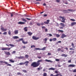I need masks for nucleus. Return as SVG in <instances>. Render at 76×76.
<instances>
[{"label":"nucleus","mask_w":76,"mask_h":76,"mask_svg":"<svg viewBox=\"0 0 76 76\" xmlns=\"http://www.w3.org/2000/svg\"><path fill=\"white\" fill-rule=\"evenodd\" d=\"M43 61V60L42 59H40L38 60L37 61V63L35 62H33L31 64V66H33L34 68L37 67L39 66L40 65V63H39L42 62Z\"/></svg>","instance_id":"1"},{"label":"nucleus","mask_w":76,"mask_h":76,"mask_svg":"<svg viewBox=\"0 0 76 76\" xmlns=\"http://www.w3.org/2000/svg\"><path fill=\"white\" fill-rule=\"evenodd\" d=\"M18 41H22V42L24 44H27V43H28V42H25V41L23 40V38L20 39Z\"/></svg>","instance_id":"2"},{"label":"nucleus","mask_w":76,"mask_h":76,"mask_svg":"<svg viewBox=\"0 0 76 76\" xmlns=\"http://www.w3.org/2000/svg\"><path fill=\"white\" fill-rule=\"evenodd\" d=\"M59 18H60L61 19H62V20L61 21V22H63V23H65V21H64L66 20V19L64 18V17H62V16H60Z\"/></svg>","instance_id":"3"},{"label":"nucleus","mask_w":76,"mask_h":76,"mask_svg":"<svg viewBox=\"0 0 76 76\" xmlns=\"http://www.w3.org/2000/svg\"><path fill=\"white\" fill-rule=\"evenodd\" d=\"M50 76H62V75L60 74H57L56 75H54L53 74H51Z\"/></svg>","instance_id":"4"},{"label":"nucleus","mask_w":76,"mask_h":76,"mask_svg":"<svg viewBox=\"0 0 76 76\" xmlns=\"http://www.w3.org/2000/svg\"><path fill=\"white\" fill-rule=\"evenodd\" d=\"M67 37V36L65 34H62L61 37V38L63 39L64 38H65V37Z\"/></svg>","instance_id":"5"},{"label":"nucleus","mask_w":76,"mask_h":76,"mask_svg":"<svg viewBox=\"0 0 76 76\" xmlns=\"http://www.w3.org/2000/svg\"><path fill=\"white\" fill-rule=\"evenodd\" d=\"M32 38L34 40H37V39H38L39 38V37H36L33 36L32 37Z\"/></svg>","instance_id":"6"},{"label":"nucleus","mask_w":76,"mask_h":76,"mask_svg":"<svg viewBox=\"0 0 76 76\" xmlns=\"http://www.w3.org/2000/svg\"><path fill=\"white\" fill-rule=\"evenodd\" d=\"M46 21H46L44 22V23L45 24H46V25H48V23H49V22H50V20H47Z\"/></svg>","instance_id":"7"},{"label":"nucleus","mask_w":76,"mask_h":76,"mask_svg":"<svg viewBox=\"0 0 76 76\" xmlns=\"http://www.w3.org/2000/svg\"><path fill=\"white\" fill-rule=\"evenodd\" d=\"M1 30H2L3 32H5L7 31V29L4 28L3 27L1 28Z\"/></svg>","instance_id":"8"},{"label":"nucleus","mask_w":76,"mask_h":76,"mask_svg":"<svg viewBox=\"0 0 76 76\" xmlns=\"http://www.w3.org/2000/svg\"><path fill=\"white\" fill-rule=\"evenodd\" d=\"M75 67V65L74 64H70L68 66V67Z\"/></svg>","instance_id":"9"},{"label":"nucleus","mask_w":76,"mask_h":76,"mask_svg":"<svg viewBox=\"0 0 76 76\" xmlns=\"http://www.w3.org/2000/svg\"><path fill=\"white\" fill-rule=\"evenodd\" d=\"M0 62L1 63H4V64H7V62L5 61H0Z\"/></svg>","instance_id":"10"},{"label":"nucleus","mask_w":76,"mask_h":76,"mask_svg":"<svg viewBox=\"0 0 76 76\" xmlns=\"http://www.w3.org/2000/svg\"><path fill=\"white\" fill-rule=\"evenodd\" d=\"M6 54V55H7V56H9L10 55V52H4Z\"/></svg>","instance_id":"11"},{"label":"nucleus","mask_w":76,"mask_h":76,"mask_svg":"<svg viewBox=\"0 0 76 76\" xmlns=\"http://www.w3.org/2000/svg\"><path fill=\"white\" fill-rule=\"evenodd\" d=\"M29 63V61H26L24 62V64H26L25 65L26 66H28V64Z\"/></svg>","instance_id":"12"},{"label":"nucleus","mask_w":76,"mask_h":76,"mask_svg":"<svg viewBox=\"0 0 76 76\" xmlns=\"http://www.w3.org/2000/svg\"><path fill=\"white\" fill-rule=\"evenodd\" d=\"M16 58H18L19 59H22V58H24V56H20V57H17L16 56Z\"/></svg>","instance_id":"13"},{"label":"nucleus","mask_w":76,"mask_h":76,"mask_svg":"<svg viewBox=\"0 0 76 76\" xmlns=\"http://www.w3.org/2000/svg\"><path fill=\"white\" fill-rule=\"evenodd\" d=\"M18 24H19L20 25H23V24H25V22H19L18 23Z\"/></svg>","instance_id":"14"},{"label":"nucleus","mask_w":76,"mask_h":76,"mask_svg":"<svg viewBox=\"0 0 76 76\" xmlns=\"http://www.w3.org/2000/svg\"><path fill=\"white\" fill-rule=\"evenodd\" d=\"M23 30H24L25 32H27L28 31V27H26L24 28Z\"/></svg>","instance_id":"15"},{"label":"nucleus","mask_w":76,"mask_h":76,"mask_svg":"<svg viewBox=\"0 0 76 76\" xmlns=\"http://www.w3.org/2000/svg\"><path fill=\"white\" fill-rule=\"evenodd\" d=\"M18 30H16L15 31H14V33L15 34V35H17V34H18Z\"/></svg>","instance_id":"16"},{"label":"nucleus","mask_w":76,"mask_h":76,"mask_svg":"<svg viewBox=\"0 0 76 76\" xmlns=\"http://www.w3.org/2000/svg\"><path fill=\"white\" fill-rule=\"evenodd\" d=\"M75 25H76V22H73L71 23V26H74Z\"/></svg>","instance_id":"17"},{"label":"nucleus","mask_w":76,"mask_h":76,"mask_svg":"<svg viewBox=\"0 0 76 76\" xmlns=\"http://www.w3.org/2000/svg\"><path fill=\"white\" fill-rule=\"evenodd\" d=\"M60 24V25L61 26H62V27H65V25L63 23H61Z\"/></svg>","instance_id":"18"},{"label":"nucleus","mask_w":76,"mask_h":76,"mask_svg":"<svg viewBox=\"0 0 76 76\" xmlns=\"http://www.w3.org/2000/svg\"><path fill=\"white\" fill-rule=\"evenodd\" d=\"M12 38L13 39H18V38H19V37H18V36H13L12 37Z\"/></svg>","instance_id":"19"},{"label":"nucleus","mask_w":76,"mask_h":76,"mask_svg":"<svg viewBox=\"0 0 76 76\" xmlns=\"http://www.w3.org/2000/svg\"><path fill=\"white\" fill-rule=\"evenodd\" d=\"M12 60H13V59H9V61L11 62V63H14L15 62V61H13Z\"/></svg>","instance_id":"20"},{"label":"nucleus","mask_w":76,"mask_h":76,"mask_svg":"<svg viewBox=\"0 0 76 76\" xmlns=\"http://www.w3.org/2000/svg\"><path fill=\"white\" fill-rule=\"evenodd\" d=\"M28 34L29 36H31L32 35V33L31 32H28L27 33Z\"/></svg>","instance_id":"21"},{"label":"nucleus","mask_w":76,"mask_h":76,"mask_svg":"<svg viewBox=\"0 0 76 76\" xmlns=\"http://www.w3.org/2000/svg\"><path fill=\"white\" fill-rule=\"evenodd\" d=\"M71 45L72 46V48H75V45L73 42L72 43Z\"/></svg>","instance_id":"22"},{"label":"nucleus","mask_w":76,"mask_h":76,"mask_svg":"<svg viewBox=\"0 0 76 76\" xmlns=\"http://www.w3.org/2000/svg\"><path fill=\"white\" fill-rule=\"evenodd\" d=\"M36 50H41V48H34V51Z\"/></svg>","instance_id":"23"},{"label":"nucleus","mask_w":76,"mask_h":76,"mask_svg":"<svg viewBox=\"0 0 76 76\" xmlns=\"http://www.w3.org/2000/svg\"><path fill=\"white\" fill-rule=\"evenodd\" d=\"M54 35H56V37H60V35L58 34H54Z\"/></svg>","instance_id":"24"},{"label":"nucleus","mask_w":76,"mask_h":76,"mask_svg":"<svg viewBox=\"0 0 76 76\" xmlns=\"http://www.w3.org/2000/svg\"><path fill=\"white\" fill-rule=\"evenodd\" d=\"M46 48V47H44L42 49H41V50H42L43 51H44L45 50V49Z\"/></svg>","instance_id":"25"},{"label":"nucleus","mask_w":76,"mask_h":76,"mask_svg":"<svg viewBox=\"0 0 76 76\" xmlns=\"http://www.w3.org/2000/svg\"><path fill=\"white\" fill-rule=\"evenodd\" d=\"M7 48L6 47L2 48V50L3 51H4V50H7Z\"/></svg>","instance_id":"26"},{"label":"nucleus","mask_w":76,"mask_h":76,"mask_svg":"<svg viewBox=\"0 0 76 76\" xmlns=\"http://www.w3.org/2000/svg\"><path fill=\"white\" fill-rule=\"evenodd\" d=\"M49 70H54L55 68H50L49 69Z\"/></svg>","instance_id":"27"},{"label":"nucleus","mask_w":76,"mask_h":76,"mask_svg":"<svg viewBox=\"0 0 76 76\" xmlns=\"http://www.w3.org/2000/svg\"><path fill=\"white\" fill-rule=\"evenodd\" d=\"M25 64V63L23 62H21L19 64V65H23Z\"/></svg>","instance_id":"28"},{"label":"nucleus","mask_w":76,"mask_h":76,"mask_svg":"<svg viewBox=\"0 0 76 76\" xmlns=\"http://www.w3.org/2000/svg\"><path fill=\"white\" fill-rule=\"evenodd\" d=\"M45 61H48V62H52V61H51L50 60H48V59H45Z\"/></svg>","instance_id":"29"},{"label":"nucleus","mask_w":76,"mask_h":76,"mask_svg":"<svg viewBox=\"0 0 76 76\" xmlns=\"http://www.w3.org/2000/svg\"><path fill=\"white\" fill-rule=\"evenodd\" d=\"M56 40H57V39L56 38L52 39V41H56Z\"/></svg>","instance_id":"30"},{"label":"nucleus","mask_w":76,"mask_h":76,"mask_svg":"<svg viewBox=\"0 0 76 76\" xmlns=\"http://www.w3.org/2000/svg\"><path fill=\"white\" fill-rule=\"evenodd\" d=\"M8 34L9 35H10L11 34V31H10V30H9V31L8 32Z\"/></svg>","instance_id":"31"},{"label":"nucleus","mask_w":76,"mask_h":76,"mask_svg":"<svg viewBox=\"0 0 76 76\" xmlns=\"http://www.w3.org/2000/svg\"><path fill=\"white\" fill-rule=\"evenodd\" d=\"M25 58H28V57H29V56L28 55H26L25 56Z\"/></svg>","instance_id":"32"},{"label":"nucleus","mask_w":76,"mask_h":76,"mask_svg":"<svg viewBox=\"0 0 76 76\" xmlns=\"http://www.w3.org/2000/svg\"><path fill=\"white\" fill-rule=\"evenodd\" d=\"M9 45L11 47H14V45L12 44H10Z\"/></svg>","instance_id":"33"},{"label":"nucleus","mask_w":76,"mask_h":76,"mask_svg":"<svg viewBox=\"0 0 76 76\" xmlns=\"http://www.w3.org/2000/svg\"><path fill=\"white\" fill-rule=\"evenodd\" d=\"M22 20L23 21H24V22H26V20L24 18H22Z\"/></svg>","instance_id":"34"},{"label":"nucleus","mask_w":76,"mask_h":76,"mask_svg":"<svg viewBox=\"0 0 76 76\" xmlns=\"http://www.w3.org/2000/svg\"><path fill=\"white\" fill-rule=\"evenodd\" d=\"M47 35H49V36L48 37H52V35L51 34H47Z\"/></svg>","instance_id":"35"},{"label":"nucleus","mask_w":76,"mask_h":76,"mask_svg":"<svg viewBox=\"0 0 76 76\" xmlns=\"http://www.w3.org/2000/svg\"><path fill=\"white\" fill-rule=\"evenodd\" d=\"M58 32H61L62 33L64 32V31H63V30H58Z\"/></svg>","instance_id":"36"},{"label":"nucleus","mask_w":76,"mask_h":76,"mask_svg":"<svg viewBox=\"0 0 76 76\" xmlns=\"http://www.w3.org/2000/svg\"><path fill=\"white\" fill-rule=\"evenodd\" d=\"M47 73H45L43 74V76H47Z\"/></svg>","instance_id":"37"},{"label":"nucleus","mask_w":76,"mask_h":76,"mask_svg":"<svg viewBox=\"0 0 76 76\" xmlns=\"http://www.w3.org/2000/svg\"><path fill=\"white\" fill-rule=\"evenodd\" d=\"M70 20L72 21V22H75V20L73 19H70Z\"/></svg>","instance_id":"38"},{"label":"nucleus","mask_w":76,"mask_h":76,"mask_svg":"<svg viewBox=\"0 0 76 76\" xmlns=\"http://www.w3.org/2000/svg\"><path fill=\"white\" fill-rule=\"evenodd\" d=\"M22 74L20 72H18L17 73V75H22Z\"/></svg>","instance_id":"39"},{"label":"nucleus","mask_w":76,"mask_h":76,"mask_svg":"<svg viewBox=\"0 0 76 76\" xmlns=\"http://www.w3.org/2000/svg\"><path fill=\"white\" fill-rule=\"evenodd\" d=\"M67 10L68 11H70V12H73V11H74V10L71 9H68Z\"/></svg>","instance_id":"40"},{"label":"nucleus","mask_w":76,"mask_h":76,"mask_svg":"<svg viewBox=\"0 0 76 76\" xmlns=\"http://www.w3.org/2000/svg\"><path fill=\"white\" fill-rule=\"evenodd\" d=\"M22 71L24 73H27V71L25 70H23Z\"/></svg>","instance_id":"41"},{"label":"nucleus","mask_w":76,"mask_h":76,"mask_svg":"<svg viewBox=\"0 0 76 76\" xmlns=\"http://www.w3.org/2000/svg\"><path fill=\"white\" fill-rule=\"evenodd\" d=\"M7 66H12V65L9 64H8L7 62Z\"/></svg>","instance_id":"42"},{"label":"nucleus","mask_w":76,"mask_h":76,"mask_svg":"<svg viewBox=\"0 0 76 76\" xmlns=\"http://www.w3.org/2000/svg\"><path fill=\"white\" fill-rule=\"evenodd\" d=\"M69 52V53H71V52H72V53H71V54H73V53H75V51H70Z\"/></svg>","instance_id":"43"},{"label":"nucleus","mask_w":76,"mask_h":76,"mask_svg":"<svg viewBox=\"0 0 76 76\" xmlns=\"http://www.w3.org/2000/svg\"><path fill=\"white\" fill-rule=\"evenodd\" d=\"M3 35H6L7 34V32H5L3 33Z\"/></svg>","instance_id":"44"},{"label":"nucleus","mask_w":76,"mask_h":76,"mask_svg":"<svg viewBox=\"0 0 76 76\" xmlns=\"http://www.w3.org/2000/svg\"><path fill=\"white\" fill-rule=\"evenodd\" d=\"M55 73H56V74H58V72L57 70L55 71Z\"/></svg>","instance_id":"45"},{"label":"nucleus","mask_w":76,"mask_h":76,"mask_svg":"<svg viewBox=\"0 0 76 76\" xmlns=\"http://www.w3.org/2000/svg\"><path fill=\"white\" fill-rule=\"evenodd\" d=\"M69 49H70V50H75V49H73V48H69Z\"/></svg>","instance_id":"46"},{"label":"nucleus","mask_w":76,"mask_h":76,"mask_svg":"<svg viewBox=\"0 0 76 76\" xmlns=\"http://www.w3.org/2000/svg\"><path fill=\"white\" fill-rule=\"evenodd\" d=\"M10 13L11 15V17H13V13H12L11 12H10Z\"/></svg>","instance_id":"47"},{"label":"nucleus","mask_w":76,"mask_h":76,"mask_svg":"<svg viewBox=\"0 0 76 76\" xmlns=\"http://www.w3.org/2000/svg\"><path fill=\"white\" fill-rule=\"evenodd\" d=\"M73 73L76 72V69H74L73 71Z\"/></svg>","instance_id":"48"},{"label":"nucleus","mask_w":76,"mask_h":76,"mask_svg":"<svg viewBox=\"0 0 76 76\" xmlns=\"http://www.w3.org/2000/svg\"><path fill=\"white\" fill-rule=\"evenodd\" d=\"M12 48H7V50H10V49Z\"/></svg>","instance_id":"49"},{"label":"nucleus","mask_w":76,"mask_h":76,"mask_svg":"<svg viewBox=\"0 0 76 76\" xmlns=\"http://www.w3.org/2000/svg\"><path fill=\"white\" fill-rule=\"evenodd\" d=\"M48 56H51V53H48Z\"/></svg>","instance_id":"50"},{"label":"nucleus","mask_w":76,"mask_h":76,"mask_svg":"<svg viewBox=\"0 0 76 76\" xmlns=\"http://www.w3.org/2000/svg\"><path fill=\"white\" fill-rule=\"evenodd\" d=\"M45 41L46 42H47V38H45Z\"/></svg>","instance_id":"51"},{"label":"nucleus","mask_w":76,"mask_h":76,"mask_svg":"<svg viewBox=\"0 0 76 76\" xmlns=\"http://www.w3.org/2000/svg\"><path fill=\"white\" fill-rule=\"evenodd\" d=\"M57 50H58V51H61V49L60 48H58L57 49Z\"/></svg>","instance_id":"52"},{"label":"nucleus","mask_w":76,"mask_h":76,"mask_svg":"<svg viewBox=\"0 0 76 76\" xmlns=\"http://www.w3.org/2000/svg\"><path fill=\"white\" fill-rule=\"evenodd\" d=\"M43 16H44V17H47V14L44 15Z\"/></svg>","instance_id":"53"},{"label":"nucleus","mask_w":76,"mask_h":76,"mask_svg":"<svg viewBox=\"0 0 76 76\" xmlns=\"http://www.w3.org/2000/svg\"><path fill=\"white\" fill-rule=\"evenodd\" d=\"M33 47H34V48H35V46L34 45L31 46V48H32Z\"/></svg>","instance_id":"54"},{"label":"nucleus","mask_w":76,"mask_h":76,"mask_svg":"<svg viewBox=\"0 0 76 76\" xmlns=\"http://www.w3.org/2000/svg\"><path fill=\"white\" fill-rule=\"evenodd\" d=\"M56 2H57L58 3H59L60 1V0H56Z\"/></svg>","instance_id":"55"},{"label":"nucleus","mask_w":76,"mask_h":76,"mask_svg":"<svg viewBox=\"0 0 76 76\" xmlns=\"http://www.w3.org/2000/svg\"><path fill=\"white\" fill-rule=\"evenodd\" d=\"M56 61H60V60L58 59H56Z\"/></svg>","instance_id":"56"},{"label":"nucleus","mask_w":76,"mask_h":76,"mask_svg":"<svg viewBox=\"0 0 76 76\" xmlns=\"http://www.w3.org/2000/svg\"><path fill=\"white\" fill-rule=\"evenodd\" d=\"M59 28L60 29H63V27H59Z\"/></svg>","instance_id":"57"},{"label":"nucleus","mask_w":76,"mask_h":76,"mask_svg":"<svg viewBox=\"0 0 76 76\" xmlns=\"http://www.w3.org/2000/svg\"><path fill=\"white\" fill-rule=\"evenodd\" d=\"M37 25H38V26H40V25H41V24H40V23H37Z\"/></svg>","instance_id":"58"},{"label":"nucleus","mask_w":76,"mask_h":76,"mask_svg":"<svg viewBox=\"0 0 76 76\" xmlns=\"http://www.w3.org/2000/svg\"><path fill=\"white\" fill-rule=\"evenodd\" d=\"M15 53H16V51H13V52H12V54H15Z\"/></svg>","instance_id":"59"},{"label":"nucleus","mask_w":76,"mask_h":76,"mask_svg":"<svg viewBox=\"0 0 76 76\" xmlns=\"http://www.w3.org/2000/svg\"><path fill=\"white\" fill-rule=\"evenodd\" d=\"M42 29H45V27L43 26L42 27Z\"/></svg>","instance_id":"60"},{"label":"nucleus","mask_w":76,"mask_h":76,"mask_svg":"<svg viewBox=\"0 0 76 76\" xmlns=\"http://www.w3.org/2000/svg\"><path fill=\"white\" fill-rule=\"evenodd\" d=\"M64 56H65V54H62L61 55V56H62V57H64Z\"/></svg>","instance_id":"61"},{"label":"nucleus","mask_w":76,"mask_h":76,"mask_svg":"<svg viewBox=\"0 0 76 76\" xmlns=\"http://www.w3.org/2000/svg\"><path fill=\"white\" fill-rule=\"evenodd\" d=\"M45 32H48V29H47V28L45 29Z\"/></svg>","instance_id":"62"},{"label":"nucleus","mask_w":76,"mask_h":76,"mask_svg":"<svg viewBox=\"0 0 76 76\" xmlns=\"http://www.w3.org/2000/svg\"><path fill=\"white\" fill-rule=\"evenodd\" d=\"M37 58H38L40 59V58H41L42 57L41 56H38L37 57Z\"/></svg>","instance_id":"63"},{"label":"nucleus","mask_w":76,"mask_h":76,"mask_svg":"<svg viewBox=\"0 0 76 76\" xmlns=\"http://www.w3.org/2000/svg\"><path fill=\"white\" fill-rule=\"evenodd\" d=\"M71 60H69L68 61V63H71Z\"/></svg>","instance_id":"64"}]
</instances>
